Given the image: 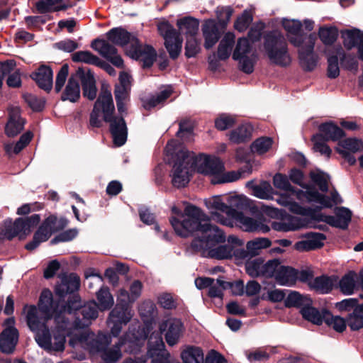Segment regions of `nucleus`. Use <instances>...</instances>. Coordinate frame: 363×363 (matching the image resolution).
Masks as SVG:
<instances>
[{"instance_id":"nucleus-4","label":"nucleus","mask_w":363,"mask_h":363,"mask_svg":"<svg viewBox=\"0 0 363 363\" xmlns=\"http://www.w3.org/2000/svg\"><path fill=\"white\" fill-rule=\"evenodd\" d=\"M115 107L112 94L110 91L103 90L97 99L94 109L90 115V125L93 127H100L99 113L102 112L104 120L110 123V130L114 144L122 146L127 140V127L122 117H112Z\"/></svg>"},{"instance_id":"nucleus-47","label":"nucleus","mask_w":363,"mask_h":363,"mask_svg":"<svg viewBox=\"0 0 363 363\" xmlns=\"http://www.w3.org/2000/svg\"><path fill=\"white\" fill-rule=\"evenodd\" d=\"M62 0H41L35 4L37 10L44 13L51 11H59L67 9L65 4L59 5Z\"/></svg>"},{"instance_id":"nucleus-19","label":"nucleus","mask_w":363,"mask_h":363,"mask_svg":"<svg viewBox=\"0 0 363 363\" xmlns=\"http://www.w3.org/2000/svg\"><path fill=\"white\" fill-rule=\"evenodd\" d=\"M97 305L96 302L87 303L82 308V320L75 321L72 323V329L78 334L79 337L83 336V342H89V336L82 332L80 329L87 327L91 320L96 319L98 316Z\"/></svg>"},{"instance_id":"nucleus-16","label":"nucleus","mask_w":363,"mask_h":363,"mask_svg":"<svg viewBox=\"0 0 363 363\" xmlns=\"http://www.w3.org/2000/svg\"><path fill=\"white\" fill-rule=\"evenodd\" d=\"M297 196L301 201L319 203L320 208H331L334 204L342 203V199L335 190L331 193L330 199L311 188L307 189L305 191L298 192Z\"/></svg>"},{"instance_id":"nucleus-27","label":"nucleus","mask_w":363,"mask_h":363,"mask_svg":"<svg viewBox=\"0 0 363 363\" xmlns=\"http://www.w3.org/2000/svg\"><path fill=\"white\" fill-rule=\"evenodd\" d=\"M342 37L346 48H357L359 58L363 61V32L358 29L346 30L342 32Z\"/></svg>"},{"instance_id":"nucleus-45","label":"nucleus","mask_w":363,"mask_h":363,"mask_svg":"<svg viewBox=\"0 0 363 363\" xmlns=\"http://www.w3.org/2000/svg\"><path fill=\"white\" fill-rule=\"evenodd\" d=\"M233 255V248L230 245H220L213 248V247L206 250L203 256L210 257L218 259L230 258Z\"/></svg>"},{"instance_id":"nucleus-39","label":"nucleus","mask_w":363,"mask_h":363,"mask_svg":"<svg viewBox=\"0 0 363 363\" xmlns=\"http://www.w3.org/2000/svg\"><path fill=\"white\" fill-rule=\"evenodd\" d=\"M235 35L232 32L226 33L221 39L218 48V56L220 60L229 57L235 44Z\"/></svg>"},{"instance_id":"nucleus-29","label":"nucleus","mask_w":363,"mask_h":363,"mask_svg":"<svg viewBox=\"0 0 363 363\" xmlns=\"http://www.w3.org/2000/svg\"><path fill=\"white\" fill-rule=\"evenodd\" d=\"M39 87L50 91L52 87L53 74L50 67L42 65L31 75Z\"/></svg>"},{"instance_id":"nucleus-46","label":"nucleus","mask_w":363,"mask_h":363,"mask_svg":"<svg viewBox=\"0 0 363 363\" xmlns=\"http://www.w3.org/2000/svg\"><path fill=\"white\" fill-rule=\"evenodd\" d=\"M272 242L267 238H258L247 242L246 245L247 252L255 256L259 253L260 250L269 247Z\"/></svg>"},{"instance_id":"nucleus-36","label":"nucleus","mask_w":363,"mask_h":363,"mask_svg":"<svg viewBox=\"0 0 363 363\" xmlns=\"http://www.w3.org/2000/svg\"><path fill=\"white\" fill-rule=\"evenodd\" d=\"M320 133L316 135H322L325 140H337L344 136L343 130L332 122L321 124L319 126Z\"/></svg>"},{"instance_id":"nucleus-62","label":"nucleus","mask_w":363,"mask_h":363,"mask_svg":"<svg viewBox=\"0 0 363 363\" xmlns=\"http://www.w3.org/2000/svg\"><path fill=\"white\" fill-rule=\"evenodd\" d=\"M311 178L315 183L320 191L326 192L328 190L329 177L323 172H311Z\"/></svg>"},{"instance_id":"nucleus-9","label":"nucleus","mask_w":363,"mask_h":363,"mask_svg":"<svg viewBox=\"0 0 363 363\" xmlns=\"http://www.w3.org/2000/svg\"><path fill=\"white\" fill-rule=\"evenodd\" d=\"M233 59L238 61L240 69L250 74L254 70L257 60V54L252 51L251 45L247 38H240L233 52Z\"/></svg>"},{"instance_id":"nucleus-43","label":"nucleus","mask_w":363,"mask_h":363,"mask_svg":"<svg viewBox=\"0 0 363 363\" xmlns=\"http://www.w3.org/2000/svg\"><path fill=\"white\" fill-rule=\"evenodd\" d=\"M252 132V127L250 124H242L230 133V140L234 143H243L250 138Z\"/></svg>"},{"instance_id":"nucleus-61","label":"nucleus","mask_w":363,"mask_h":363,"mask_svg":"<svg viewBox=\"0 0 363 363\" xmlns=\"http://www.w3.org/2000/svg\"><path fill=\"white\" fill-rule=\"evenodd\" d=\"M338 55L336 53L335 48L333 49V55L328 56V74L330 78H336L340 74V69L338 66Z\"/></svg>"},{"instance_id":"nucleus-33","label":"nucleus","mask_w":363,"mask_h":363,"mask_svg":"<svg viewBox=\"0 0 363 363\" xmlns=\"http://www.w3.org/2000/svg\"><path fill=\"white\" fill-rule=\"evenodd\" d=\"M107 37L111 42L118 45L123 46L130 44V49L135 45L132 39L135 37L122 28L111 29L107 33Z\"/></svg>"},{"instance_id":"nucleus-32","label":"nucleus","mask_w":363,"mask_h":363,"mask_svg":"<svg viewBox=\"0 0 363 363\" xmlns=\"http://www.w3.org/2000/svg\"><path fill=\"white\" fill-rule=\"evenodd\" d=\"M287 192L280 194L277 199V202L283 206L288 207L289 209L296 213L303 214V208L295 202V198L301 201L298 196L297 193L301 191V190L296 191H286Z\"/></svg>"},{"instance_id":"nucleus-40","label":"nucleus","mask_w":363,"mask_h":363,"mask_svg":"<svg viewBox=\"0 0 363 363\" xmlns=\"http://www.w3.org/2000/svg\"><path fill=\"white\" fill-rule=\"evenodd\" d=\"M357 274L353 271L349 272L339 281L338 287L340 291L344 295L348 296L352 294L357 288Z\"/></svg>"},{"instance_id":"nucleus-52","label":"nucleus","mask_w":363,"mask_h":363,"mask_svg":"<svg viewBox=\"0 0 363 363\" xmlns=\"http://www.w3.org/2000/svg\"><path fill=\"white\" fill-rule=\"evenodd\" d=\"M99 308L101 311L109 309L113 305V298L108 288H101L96 294Z\"/></svg>"},{"instance_id":"nucleus-6","label":"nucleus","mask_w":363,"mask_h":363,"mask_svg":"<svg viewBox=\"0 0 363 363\" xmlns=\"http://www.w3.org/2000/svg\"><path fill=\"white\" fill-rule=\"evenodd\" d=\"M165 152L174 157V160L171 172L172 184L177 188L185 186L189 182L194 171V153L185 147H177V142L174 140L168 142Z\"/></svg>"},{"instance_id":"nucleus-59","label":"nucleus","mask_w":363,"mask_h":363,"mask_svg":"<svg viewBox=\"0 0 363 363\" xmlns=\"http://www.w3.org/2000/svg\"><path fill=\"white\" fill-rule=\"evenodd\" d=\"M252 20L253 18L250 11L245 10L237 18L234 23V28L240 33L244 32L249 27Z\"/></svg>"},{"instance_id":"nucleus-50","label":"nucleus","mask_w":363,"mask_h":363,"mask_svg":"<svg viewBox=\"0 0 363 363\" xmlns=\"http://www.w3.org/2000/svg\"><path fill=\"white\" fill-rule=\"evenodd\" d=\"M33 138V134L31 132H26L23 135H21L19 140L15 144H6L4 145V149L6 152L11 154H18L20 152L31 140Z\"/></svg>"},{"instance_id":"nucleus-48","label":"nucleus","mask_w":363,"mask_h":363,"mask_svg":"<svg viewBox=\"0 0 363 363\" xmlns=\"http://www.w3.org/2000/svg\"><path fill=\"white\" fill-rule=\"evenodd\" d=\"M325 311L320 312L311 306L303 308L301 310V313L306 320L316 325H321L325 322Z\"/></svg>"},{"instance_id":"nucleus-37","label":"nucleus","mask_w":363,"mask_h":363,"mask_svg":"<svg viewBox=\"0 0 363 363\" xmlns=\"http://www.w3.org/2000/svg\"><path fill=\"white\" fill-rule=\"evenodd\" d=\"M298 279V271L294 269L281 265L279 269L276 281L281 286H291L294 285Z\"/></svg>"},{"instance_id":"nucleus-49","label":"nucleus","mask_w":363,"mask_h":363,"mask_svg":"<svg viewBox=\"0 0 363 363\" xmlns=\"http://www.w3.org/2000/svg\"><path fill=\"white\" fill-rule=\"evenodd\" d=\"M130 90L122 86H116L114 95L116 101L118 111L120 113L126 112V105L129 101Z\"/></svg>"},{"instance_id":"nucleus-13","label":"nucleus","mask_w":363,"mask_h":363,"mask_svg":"<svg viewBox=\"0 0 363 363\" xmlns=\"http://www.w3.org/2000/svg\"><path fill=\"white\" fill-rule=\"evenodd\" d=\"M127 335L124 339L119 340V342L113 348L105 350L102 354L101 358L106 363H114L117 362L122 356L120 347L124 345L126 352L130 353H137L143 345L144 339H131L126 338Z\"/></svg>"},{"instance_id":"nucleus-41","label":"nucleus","mask_w":363,"mask_h":363,"mask_svg":"<svg viewBox=\"0 0 363 363\" xmlns=\"http://www.w3.org/2000/svg\"><path fill=\"white\" fill-rule=\"evenodd\" d=\"M312 304L311 298L297 291H291L285 300L286 307L305 308Z\"/></svg>"},{"instance_id":"nucleus-28","label":"nucleus","mask_w":363,"mask_h":363,"mask_svg":"<svg viewBox=\"0 0 363 363\" xmlns=\"http://www.w3.org/2000/svg\"><path fill=\"white\" fill-rule=\"evenodd\" d=\"M202 33L204 38V47L210 49L216 45L220 38L218 26L214 20L205 21L202 26Z\"/></svg>"},{"instance_id":"nucleus-58","label":"nucleus","mask_w":363,"mask_h":363,"mask_svg":"<svg viewBox=\"0 0 363 363\" xmlns=\"http://www.w3.org/2000/svg\"><path fill=\"white\" fill-rule=\"evenodd\" d=\"M281 265L280 261L277 259L269 260L267 262L264 263L262 277H273L276 280L277 275L279 269H281Z\"/></svg>"},{"instance_id":"nucleus-26","label":"nucleus","mask_w":363,"mask_h":363,"mask_svg":"<svg viewBox=\"0 0 363 363\" xmlns=\"http://www.w3.org/2000/svg\"><path fill=\"white\" fill-rule=\"evenodd\" d=\"M9 111V118L5 127V133L9 137H15L23 130L26 121L20 115L19 107L11 106Z\"/></svg>"},{"instance_id":"nucleus-23","label":"nucleus","mask_w":363,"mask_h":363,"mask_svg":"<svg viewBox=\"0 0 363 363\" xmlns=\"http://www.w3.org/2000/svg\"><path fill=\"white\" fill-rule=\"evenodd\" d=\"M363 147L362 140L356 138H347L338 143L336 151L344 157L350 164H355L356 159L352 155Z\"/></svg>"},{"instance_id":"nucleus-15","label":"nucleus","mask_w":363,"mask_h":363,"mask_svg":"<svg viewBox=\"0 0 363 363\" xmlns=\"http://www.w3.org/2000/svg\"><path fill=\"white\" fill-rule=\"evenodd\" d=\"M160 330L164 335L168 345L174 346L177 344L183 336L185 328L180 319L169 318L160 324Z\"/></svg>"},{"instance_id":"nucleus-17","label":"nucleus","mask_w":363,"mask_h":363,"mask_svg":"<svg viewBox=\"0 0 363 363\" xmlns=\"http://www.w3.org/2000/svg\"><path fill=\"white\" fill-rule=\"evenodd\" d=\"M15 320L9 318L4 322L5 328L0 333V350L4 353H11L18 340V331L14 326Z\"/></svg>"},{"instance_id":"nucleus-57","label":"nucleus","mask_w":363,"mask_h":363,"mask_svg":"<svg viewBox=\"0 0 363 363\" xmlns=\"http://www.w3.org/2000/svg\"><path fill=\"white\" fill-rule=\"evenodd\" d=\"M347 323L352 330H357L363 327V313L357 306L348 316Z\"/></svg>"},{"instance_id":"nucleus-12","label":"nucleus","mask_w":363,"mask_h":363,"mask_svg":"<svg viewBox=\"0 0 363 363\" xmlns=\"http://www.w3.org/2000/svg\"><path fill=\"white\" fill-rule=\"evenodd\" d=\"M133 312L128 304L117 303L111 311L107 323L111 328V333L118 336L123 325H126L133 318Z\"/></svg>"},{"instance_id":"nucleus-24","label":"nucleus","mask_w":363,"mask_h":363,"mask_svg":"<svg viewBox=\"0 0 363 363\" xmlns=\"http://www.w3.org/2000/svg\"><path fill=\"white\" fill-rule=\"evenodd\" d=\"M76 77L81 81L84 96L89 100H94L96 96L97 89L93 73L90 69L79 67L76 72Z\"/></svg>"},{"instance_id":"nucleus-7","label":"nucleus","mask_w":363,"mask_h":363,"mask_svg":"<svg viewBox=\"0 0 363 363\" xmlns=\"http://www.w3.org/2000/svg\"><path fill=\"white\" fill-rule=\"evenodd\" d=\"M194 171L211 177V183L220 184L235 182L242 177V172H224L223 162L215 156L200 155H194Z\"/></svg>"},{"instance_id":"nucleus-54","label":"nucleus","mask_w":363,"mask_h":363,"mask_svg":"<svg viewBox=\"0 0 363 363\" xmlns=\"http://www.w3.org/2000/svg\"><path fill=\"white\" fill-rule=\"evenodd\" d=\"M245 269L247 273L252 277L262 276L264 262L261 258L249 260L245 264Z\"/></svg>"},{"instance_id":"nucleus-44","label":"nucleus","mask_w":363,"mask_h":363,"mask_svg":"<svg viewBox=\"0 0 363 363\" xmlns=\"http://www.w3.org/2000/svg\"><path fill=\"white\" fill-rule=\"evenodd\" d=\"M171 94L172 91L169 89L166 88L155 95H152L149 98L143 99V106L144 108L147 110L156 107L169 98Z\"/></svg>"},{"instance_id":"nucleus-10","label":"nucleus","mask_w":363,"mask_h":363,"mask_svg":"<svg viewBox=\"0 0 363 363\" xmlns=\"http://www.w3.org/2000/svg\"><path fill=\"white\" fill-rule=\"evenodd\" d=\"M67 225V220H58L54 216H49L34 234L33 240L26 244V248L28 250H35L41 242L48 240L53 233L63 229Z\"/></svg>"},{"instance_id":"nucleus-3","label":"nucleus","mask_w":363,"mask_h":363,"mask_svg":"<svg viewBox=\"0 0 363 363\" xmlns=\"http://www.w3.org/2000/svg\"><path fill=\"white\" fill-rule=\"evenodd\" d=\"M210 211L211 219L223 225H238L246 232L268 233L270 228L264 223L262 217L251 218L238 211L246 205V198L242 196H231L225 203L220 196H215L204 200Z\"/></svg>"},{"instance_id":"nucleus-11","label":"nucleus","mask_w":363,"mask_h":363,"mask_svg":"<svg viewBox=\"0 0 363 363\" xmlns=\"http://www.w3.org/2000/svg\"><path fill=\"white\" fill-rule=\"evenodd\" d=\"M157 28L160 35L164 39V45L170 57L177 58L181 52L183 42L179 33L166 21L160 23Z\"/></svg>"},{"instance_id":"nucleus-42","label":"nucleus","mask_w":363,"mask_h":363,"mask_svg":"<svg viewBox=\"0 0 363 363\" xmlns=\"http://www.w3.org/2000/svg\"><path fill=\"white\" fill-rule=\"evenodd\" d=\"M184 363H204L203 352L197 347H188L181 354Z\"/></svg>"},{"instance_id":"nucleus-14","label":"nucleus","mask_w":363,"mask_h":363,"mask_svg":"<svg viewBox=\"0 0 363 363\" xmlns=\"http://www.w3.org/2000/svg\"><path fill=\"white\" fill-rule=\"evenodd\" d=\"M147 356L152 359L151 363H177L165 350L162 338L157 334L149 338Z\"/></svg>"},{"instance_id":"nucleus-22","label":"nucleus","mask_w":363,"mask_h":363,"mask_svg":"<svg viewBox=\"0 0 363 363\" xmlns=\"http://www.w3.org/2000/svg\"><path fill=\"white\" fill-rule=\"evenodd\" d=\"M282 26L286 32L289 42L295 47L301 45L305 39L309 35L301 32L303 25L298 20L284 19Z\"/></svg>"},{"instance_id":"nucleus-64","label":"nucleus","mask_w":363,"mask_h":363,"mask_svg":"<svg viewBox=\"0 0 363 363\" xmlns=\"http://www.w3.org/2000/svg\"><path fill=\"white\" fill-rule=\"evenodd\" d=\"M235 121L233 116L223 113L216 119L215 126L218 130H224L233 126Z\"/></svg>"},{"instance_id":"nucleus-20","label":"nucleus","mask_w":363,"mask_h":363,"mask_svg":"<svg viewBox=\"0 0 363 363\" xmlns=\"http://www.w3.org/2000/svg\"><path fill=\"white\" fill-rule=\"evenodd\" d=\"M91 48L102 57L117 67H123V60L118 54L116 48L105 40L96 39L91 43Z\"/></svg>"},{"instance_id":"nucleus-56","label":"nucleus","mask_w":363,"mask_h":363,"mask_svg":"<svg viewBox=\"0 0 363 363\" xmlns=\"http://www.w3.org/2000/svg\"><path fill=\"white\" fill-rule=\"evenodd\" d=\"M335 50L347 69L357 71L358 62L354 56L346 55L341 47L335 48Z\"/></svg>"},{"instance_id":"nucleus-60","label":"nucleus","mask_w":363,"mask_h":363,"mask_svg":"<svg viewBox=\"0 0 363 363\" xmlns=\"http://www.w3.org/2000/svg\"><path fill=\"white\" fill-rule=\"evenodd\" d=\"M272 145V140L269 138H260L256 140L252 145V151L262 155L267 152Z\"/></svg>"},{"instance_id":"nucleus-31","label":"nucleus","mask_w":363,"mask_h":363,"mask_svg":"<svg viewBox=\"0 0 363 363\" xmlns=\"http://www.w3.org/2000/svg\"><path fill=\"white\" fill-rule=\"evenodd\" d=\"M306 240L297 242L295 248L298 251H308L321 247L325 236L323 233H311L307 234Z\"/></svg>"},{"instance_id":"nucleus-30","label":"nucleus","mask_w":363,"mask_h":363,"mask_svg":"<svg viewBox=\"0 0 363 363\" xmlns=\"http://www.w3.org/2000/svg\"><path fill=\"white\" fill-rule=\"evenodd\" d=\"M304 223L298 217L286 216L272 223V228L279 232L294 231L303 227Z\"/></svg>"},{"instance_id":"nucleus-55","label":"nucleus","mask_w":363,"mask_h":363,"mask_svg":"<svg viewBox=\"0 0 363 363\" xmlns=\"http://www.w3.org/2000/svg\"><path fill=\"white\" fill-rule=\"evenodd\" d=\"M318 35L324 44L331 45L337 38V30L335 27H321L318 30Z\"/></svg>"},{"instance_id":"nucleus-63","label":"nucleus","mask_w":363,"mask_h":363,"mask_svg":"<svg viewBox=\"0 0 363 363\" xmlns=\"http://www.w3.org/2000/svg\"><path fill=\"white\" fill-rule=\"evenodd\" d=\"M313 142V149L316 152H319L321 155H324L328 157L331 154V149L325 144V141L322 138V135H314L312 138Z\"/></svg>"},{"instance_id":"nucleus-53","label":"nucleus","mask_w":363,"mask_h":363,"mask_svg":"<svg viewBox=\"0 0 363 363\" xmlns=\"http://www.w3.org/2000/svg\"><path fill=\"white\" fill-rule=\"evenodd\" d=\"M72 60L77 62H84L89 65H99V58L89 51H79L72 55Z\"/></svg>"},{"instance_id":"nucleus-18","label":"nucleus","mask_w":363,"mask_h":363,"mask_svg":"<svg viewBox=\"0 0 363 363\" xmlns=\"http://www.w3.org/2000/svg\"><path fill=\"white\" fill-rule=\"evenodd\" d=\"M315 40L316 36L310 34L301 45L296 46L298 48L300 63L306 70L311 71L316 65V58L313 53Z\"/></svg>"},{"instance_id":"nucleus-1","label":"nucleus","mask_w":363,"mask_h":363,"mask_svg":"<svg viewBox=\"0 0 363 363\" xmlns=\"http://www.w3.org/2000/svg\"><path fill=\"white\" fill-rule=\"evenodd\" d=\"M60 277L61 282L55 287L58 300H54L51 291L45 289L40 296L38 308L33 305L24 306L23 312L26 313L27 325L31 330H39L52 318H54L55 323L57 315H60L65 320H69L66 316L67 313L71 314L81 306L80 298L76 294L69 296L66 304L61 300L66 295L79 289V277L74 274H63Z\"/></svg>"},{"instance_id":"nucleus-51","label":"nucleus","mask_w":363,"mask_h":363,"mask_svg":"<svg viewBox=\"0 0 363 363\" xmlns=\"http://www.w3.org/2000/svg\"><path fill=\"white\" fill-rule=\"evenodd\" d=\"M325 323L336 332L342 333L347 327L345 320L340 316H334L330 312L325 311Z\"/></svg>"},{"instance_id":"nucleus-8","label":"nucleus","mask_w":363,"mask_h":363,"mask_svg":"<svg viewBox=\"0 0 363 363\" xmlns=\"http://www.w3.org/2000/svg\"><path fill=\"white\" fill-rule=\"evenodd\" d=\"M264 48L272 63L280 66H286L290 64L291 57L283 35L278 32L269 34Z\"/></svg>"},{"instance_id":"nucleus-35","label":"nucleus","mask_w":363,"mask_h":363,"mask_svg":"<svg viewBox=\"0 0 363 363\" xmlns=\"http://www.w3.org/2000/svg\"><path fill=\"white\" fill-rule=\"evenodd\" d=\"M78 79L76 74L69 79L67 84L61 95L62 101H69L74 103L79 100L80 97V86Z\"/></svg>"},{"instance_id":"nucleus-25","label":"nucleus","mask_w":363,"mask_h":363,"mask_svg":"<svg viewBox=\"0 0 363 363\" xmlns=\"http://www.w3.org/2000/svg\"><path fill=\"white\" fill-rule=\"evenodd\" d=\"M351 211L346 208L342 207L336 209L335 216L320 214L318 218L332 226L345 229L351 220Z\"/></svg>"},{"instance_id":"nucleus-34","label":"nucleus","mask_w":363,"mask_h":363,"mask_svg":"<svg viewBox=\"0 0 363 363\" xmlns=\"http://www.w3.org/2000/svg\"><path fill=\"white\" fill-rule=\"evenodd\" d=\"M335 282L336 278L335 277L320 276L310 281L308 286L316 292L325 294L331 291Z\"/></svg>"},{"instance_id":"nucleus-5","label":"nucleus","mask_w":363,"mask_h":363,"mask_svg":"<svg viewBox=\"0 0 363 363\" xmlns=\"http://www.w3.org/2000/svg\"><path fill=\"white\" fill-rule=\"evenodd\" d=\"M72 328V323L69 320H65L60 315H57L52 336L48 327L45 325L39 330H34L36 333L35 339L40 347L48 352L63 351L66 336L70 337V345L74 347L78 343L83 345V336L79 337Z\"/></svg>"},{"instance_id":"nucleus-21","label":"nucleus","mask_w":363,"mask_h":363,"mask_svg":"<svg viewBox=\"0 0 363 363\" xmlns=\"http://www.w3.org/2000/svg\"><path fill=\"white\" fill-rule=\"evenodd\" d=\"M133 43H135L133 48L127 50L129 55L136 60L143 62V67H150L156 59L155 50L149 45H141L136 38H133Z\"/></svg>"},{"instance_id":"nucleus-38","label":"nucleus","mask_w":363,"mask_h":363,"mask_svg":"<svg viewBox=\"0 0 363 363\" xmlns=\"http://www.w3.org/2000/svg\"><path fill=\"white\" fill-rule=\"evenodd\" d=\"M177 26L179 32L186 35V38L195 37L199 30V22L196 18L186 17L178 20Z\"/></svg>"},{"instance_id":"nucleus-2","label":"nucleus","mask_w":363,"mask_h":363,"mask_svg":"<svg viewBox=\"0 0 363 363\" xmlns=\"http://www.w3.org/2000/svg\"><path fill=\"white\" fill-rule=\"evenodd\" d=\"M174 214L170 223L175 233L181 237H188L196 233L191 247L196 251L206 254V250L225 240L223 232L209 223L210 218L198 207L187 205L182 213L176 206L172 207Z\"/></svg>"}]
</instances>
